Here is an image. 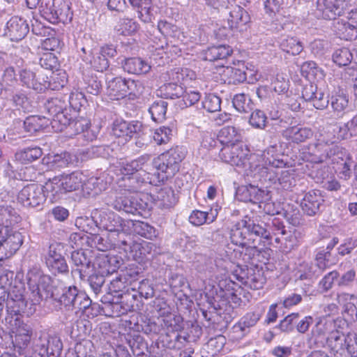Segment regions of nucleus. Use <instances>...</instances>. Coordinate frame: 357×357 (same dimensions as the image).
Masks as SVG:
<instances>
[{
    "mask_svg": "<svg viewBox=\"0 0 357 357\" xmlns=\"http://www.w3.org/2000/svg\"><path fill=\"white\" fill-rule=\"evenodd\" d=\"M137 186H132L128 191H137ZM107 204L117 211H123L127 213H136L139 209L142 208V204L138 201L137 195H132L130 192L118 194L114 199L107 201Z\"/></svg>",
    "mask_w": 357,
    "mask_h": 357,
    "instance_id": "7",
    "label": "nucleus"
},
{
    "mask_svg": "<svg viewBox=\"0 0 357 357\" xmlns=\"http://www.w3.org/2000/svg\"><path fill=\"white\" fill-rule=\"evenodd\" d=\"M26 278L28 285L32 291L33 302L39 303L43 299L52 297L53 294L50 291V287L48 285L50 281V277L41 275L38 272L30 271L27 273Z\"/></svg>",
    "mask_w": 357,
    "mask_h": 357,
    "instance_id": "6",
    "label": "nucleus"
},
{
    "mask_svg": "<svg viewBox=\"0 0 357 357\" xmlns=\"http://www.w3.org/2000/svg\"><path fill=\"white\" fill-rule=\"evenodd\" d=\"M142 131V123L139 121L128 122L116 120L112 128V134L116 137H123L126 140L132 138L134 135H139Z\"/></svg>",
    "mask_w": 357,
    "mask_h": 357,
    "instance_id": "15",
    "label": "nucleus"
},
{
    "mask_svg": "<svg viewBox=\"0 0 357 357\" xmlns=\"http://www.w3.org/2000/svg\"><path fill=\"white\" fill-rule=\"evenodd\" d=\"M126 78L116 77L108 82V94L112 98L119 100L126 96Z\"/></svg>",
    "mask_w": 357,
    "mask_h": 357,
    "instance_id": "29",
    "label": "nucleus"
},
{
    "mask_svg": "<svg viewBox=\"0 0 357 357\" xmlns=\"http://www.w3.org/2000/svg\"><path fill=\"white\" fill-rule=\"evenodd\" d=\"M23 243L21 233L14 232L5 236L0 229V261L13 256Z\"/></svg>",
    "mask_w": 357,
    "mask_h": 357,
    "instance_id": "12",
    "label": "nucleus"
},
{
    "mask_svg": "<svg viewBox=\"0 0 357 357\" xmlns=\"http://www.w3.org/2000/svg\"><path fill=\"white\" fill-rule=\"evenodd\" d=\"M86 155L89 158H107L109 155V148L107 146H93L87 149Z\"/></svg>",
    "mask_w": 357,
    "mask_h": 357,
    "instance_id": "64",
    "label": "nucleus"
},
{
    "mask_svg": "<svg viewBox=\"0 0 357 357\" xmlns=\"http://www.w3.org/2000/svg\"><path fill=\"white\" fill-rule=\"evenodd\" d=\"M91 224H95L96 227L108 231L113 238L116 236L117 239L115 243L123 246L122 248L126 252H133L139 250L141 255L145 256L146 253L151 255L152 249L155 248L152 243L143 244L134 243L125 231L124 220L114 213L95 209L92 212L91 219L79 218L76 220V225L86 233H91L95 229L90 226Z\"/></svg>",
    "mask_w": 357,
    "mask_h": 357,
    "instance_id": "1",
    "label": "nucleus"
},
{
    "mask_svg": "<svg viewBox=\"0 0 357 357\" xmlns=\"http://www.w3.org/2000/svg\"><path fill=\"white\" fill-rule=\"evenodd\" d=\"M69 0H44L40 6L41 15L52 24L70 22L73 19Z\"/></svg>",
    "mask_w": 357,
    "mask_h": 357,
    "instance_id": "3",
    "label": "nucleus"
},
{
    "mask_svg": "<svg viewBox=\"0 0 357 357\" xmlns=\"http://www.w3.org/2000/svg\"><path fill=\"white\" fill-rule=\"evenodd\" d=\"M221 100L214 95L208 94L206 96L202 102L203 107L208 112H215L220 110Z\"/></svg>",
    "mask_w": 357,
    "mask_h": 357,
    "instance_id": "56",
    "label": "nucleus"
},
{
    "mask_svg": "<svg viewBox=\"0 0 357 357\" xmlns=\"http://www.w3.org/2000/svg\"><path fill=\"white\" fill-rule=\"evenodd\" d=\"M324 201L319 190H311L305 195L301 206L304 213L313 216L319 213Z\"/></svg>",
    "mask_w": 357,
    "mask_h": 357,
    "instance_id": "20",
    "label": "nucleus"
},
{
    "mask_svg": "<svg viewBox=\"0 0 357 357\" xmlns=\"http://www.w3.org/2000/svg\"><path fill=\"white\" fill-rule=\"evenodd\" d=\"M138 29V23L129 18L121 19L116 26L117 31L124 36L131 35L135 33Z\"/></svg>",
    "mask_w": 357,
    "mask_h": 357,
    "instance_id": "49",
    "label": "nucleus"
},
{
    "mask_svg": "<svg viewBox=\"0 0 357 357\" xmlns=\"http://www.w3.org/2000/svg\"><path fill=\"white\" fill-rule=\"evenodd\" d=\"M150 159V155H146L139 157L137 160H132L130 162H121L120 164V172L121 174L128 176V179L135 180L137 183H151L149 181V175L147 178H142V180L139 179V176L142 175L141 172L144 173L142 169L145 163Z\"/></svg>",
    "mask_w": 357,
    "mask_h": 357,
    "instance_id": "11",
    "label": "nucleus"
},
{
    "mask_svg": "<svg viewBox=\"0 0 357 357\" xmlns=\"http://www.w3.org/2000/svg\"><path fill=\"white\" fill-rule=\"evenodd\" d=\"M135 231L146 238L151 239L156 236L155 229L146 222H137L134 224Z\"/></svg>",
    "mask_w": 357,
    "mask_h": 357,
    "instance_id": "55",
    "label": "nucleus"
},
{
    "mask_svg": "<svg viewBox=\"0 0 357 357\" xmlns=\"http://www.w3.org/2000/svg\"><path fill=\"white\" fill-rule=\"evenodd\" d=\"M339 277V273L336 271H333L326 274L324 278L319 282V288L323 292H327L330 290L333 285L334 281Z\"/></svg>",
    "mask_w": 357,
    "mask_h": 357,
    "instance_id": "60",
    "label": "nucleus"
},
{
    "mask_svg": "<svg viewBox=\"0 0 357 357\" xmlns=\"http://www.w3.org/2000/svg\"><path fill=\"white\" fill-rule=\"evenodd\" d=\"M61 185L66 192H72L78 190L82 185V174L74 172L68 174H62Z\"/></svg>",
    "mask_w": 357,
    "mask_h": 357,
    "instance_id": "32",
    "label": "nucleus"
},
{
    "mask_svg": "<svg viewBox=\"0 0 357 357\" xmlns=\"http://www.w3.org/2000/svg\"><path fill=\"white\" fill-rule=\"evenodd\" d=\"M298 318V313H291L280 321L278 328L283 332L292 331Z\"/></svg>",
    "mask_w": 357,
    "mask_h": 357,
    "instance_id": "61",
    "label": "nucleus"
},
{
    "mask_svg": "<svg viewBox=\"0 0 357 357\" xmlns=\"http://www.w3.org/2000/svg\"><path fill=\"white\" fill-rule=\"evenodd\" d=\"M167 108V102L164 100H158L151 105L149 112L154 121L161 123L165 119Z\"/></svg>",
    "mask_w": 357,
    "mask_h": 357,
    "instance_id": "41",
    "label": "nucleus"
},
{
    "mask_svg": "<svg viewBox=\"0 0 357 357\" xmlns=\"http://www.w3.org/2000/svg\"><path fill=\"white\" fill-rule=\"evenodd\" d=\"M162 91L166 98H181L184 93L183 88L174 83H168L162 87Z\"/></svg>",
    "mask_w": 357,
    "mask_h": 357,
    "instance_id": "54",
    "label": "nucleus"
},
{
    "mask_svg": "<svg viewBox=\"0 0 357 357\" xmlns=\"http://www.w3.org/2000/svg\"><path fill=\"white\" fill-rule=\"evenodd\" d=\"M232 103L234 108L240 112L247 113L252 109V100L243 93L235 95Z\"/></svg>",
    "mask_w": 357,
    "mask_h": 357,
    "instance_id": "45",
    "label": "nucleus"
},
{
    "mask_svg": "<svg viewBox=\"0 0 357 357\" xmlns=\"http://www.w3.org/2000/svg\"><path fill=\"white\" fill-rule=\"evenodd\" d=\"M136 291L139 296L146 299L151 298L155 295V290L151 282L148 279H143L137 283Z\"/></svg>",
    "mask_w": 357,
    "mask_h": 357,
    "instance_id": "51",
    "label": "nucleus"
},
{
    "mask_svg": "<svg viewBox=\"0 0 357 357\" xmlns=\"http://www.w3.org/2000/svg\"><path fill=\"white\" fill-rule=\"evenodd\" d=\"M337 34L341 38L353 40L357 38V26L347 20H340L334 25Z\"/></svg>",
    "mask_w": 357,
    "mask_h": 357,
    "instance_id": "30",
    "label": "nucleus"
},
{
    "mask_svg": "<svg viewBox=\"0 0 357 357\" xmlns=\"http://www.w3.org/2000/svg\"><path fill=\"white\" fill-rule=\"evenodd\" d=\"M130 5L137 9L139 17L144 22L151 20V0H128Z\"/></svg>",
    "mask_w": 357,
    "mask_h": 357,
    "instance_id": "42",
    "label": "nucleus"
},
{
    "mask_svg": "<svg viewBox=\"0 0 357 357\" xmlns=\"http://www.w3.org/2000/svg\"><path fill=\"white\" fill-rule=\"evenodd\" d=\"M118 298L121 301H114L109 306L113 314L112 316L114 317H119L131 311L136 301L137 294H131L128 289L126 292L119 294Z\"/></svg>",
    "mask_w": 357,
    "mask_h": 357,
    "instance_id": "22",
    "label": "nucleus"
},
{
    "mask_svg": "<svg viewBox=\"0 0 357 357\" xmlns=\"http://www.w3.org/2000/svg\"><path fill=\"white\" fill-rule=\"evenodd\" d=\"M249 150L242 143H233L223 146L219 153L222 161L233 166L244 165Z\"/></svg>",
    "mask_w": 357,
    "mask_h": 357,
    "instance_id": "9",
    "label": "nucleus"
},
{
    "mask_svg": "<svg viewBox=\"0 0 357 357\" xmlns=\"http://www.w3.org/2000/svg\"><path fill=\"white\" fill-rule=\"evenodd\" d=\"M29 31L26 21L18 16L12 17L6 24L5 35L12 41L23 39Z\"/></svg>",
    "mask_w": 357,
    "mask_h": 357,
    "instance_id": "17",
    "label": "nucleus"
},
{
    "mask_svg": "<svg viewBox=\"0 0 357 357\" xmlns=\"http://www.w3.org/2000/svg\"><path fill=\"white\" fill-rule=\"evenodd\" d=\"M185 153L182 147L172 148L161 154L154 160V166L161 172L165 174V178H171L178 172L180 163L184 159Z\"/></svg>",
    "mask_w": 357,
    "mask_h": 357,
    "instance_id": "5",
    "label": "nucleus"
},
{
    "mask_svg": "<svg viewBox=\"0 0 357 357\" xmlns=\"http://www.w3.org/2000/svg\"><path fill=\"white\" fill-rule=\"evenodd\" d=\"M181 100H178V105L181 108L190 107L200 99V94L196 91H190L185 93L184 91L183 96L181 97Z\"/></svg>",
    "mask_w": 357,
    "mask_h": 357,
    "instance_id": "62",
    "label": "nucleus"
},
{
    "mask_svg": "<svg viewBox=\"0 0 357 357\" xmlns=\"http://www.w3.org/2000/svg\"><path fill=\"white\" fill-rule=\"evenodd\" d=\"M158 205L162 208H170L176 204L177 198L173 190L165 188L161 189L157 195Z\"/></svg>",
    "mask_w": 357,
    "mask_h": 357,
    "instance_id": "43",
    "label": "nucleus"
},
{
    "mask_svg": "<svg viewBox=\"0 0 357 357\" xmlns=\"http://www.w3.org/2000/svg\"><path fill=\"white\" fill-rule=\"evenodd\" d=\"M128 289H129V291L131 294H135V292L131 291L130 286L128 284V280H126V278L121 274L116 279L111 281L109 287L110 291L115 293L121 292V294L126 292Z\"/></svg>",
    "mask_w": 357,
    "mask_h": 357,
    "instance_id": "53",
    "label": "nucleus"
},
{
    "mask_svg": "<svg viewBox=\"0 0 357 357\" xmlns=\"http://www.w3.org/2000/svg\"><path fill=\"white\" fill-rule=\"evenodd\" d=\"M261 318V314L255 312H248L244 315L239 322L234 326V329L245 333L248 330L255 326Z\"/></svg>",
    "mask_w": 357,
    "mask_h": 357,
    "instance_id": "38",
    "label": "nucleus"
},
{
    "mask_svg": "<svg viewBox=\"0 0 357 357\" xmlns=\"http://www.w3.org/2000/svg\"><path fill=\"white\" fill-rule=\"evenodd\" d=\"M126 96H128L131 99L139 98L144 90V86L140 81L132 79L126 80Z\"/></svg>",
    "mask_w": 357,
    "mask_h": 357,
    "instance_id": "50",
    "label": "nucleus"
},
{
    "mask_svg": "<svg viewBox=\"0 0 357 357\" xmlns=\"http://www.w3.org/2000/svg\"><path fill=\"white\" fill-rule=\"evenodd\" d=\"M266 119L267 117L263 111L256 109L251 114L249 123L254 128L264 129Z\"/></svg>",
    "mask_w": 357,
    "mask_h": 357,
    "instance_id": "58",
    "label": "nucleus"
},
{
    "mask_svg": "<svg viewBox=\"0 0 357 357\" xmlns=\"http://www.w3.org/2000/svg\"><path fill=\"white\" fill-rule=\"evenodd\" d=\"M282 135L289 143L298 144L312 138L313 131L310 128L297 125L287 128L283 130Z\"/></svg>",
    "mask_w": 357,
    "mask_h": 357,
    "instance_id": "21",
    "label": "nucleus"
},
{
    "mask_svg": "<svg viewBox=\"0 0 357 357\" xmlns=\"http://www.w3.org/2000/svg\"><path fill=\"white\" fill-rule=\"evenodd\" d=\"M94 273L90 275H87V281L89 286L95 295L101 293L102 287L105 282V273H102V270L99 267H93Z\"/></svg>",
    "mask_w": 357,
    "mask_h": 357,
    "instance_id": "37",
    "label": "nucleus"
},
{
    "mask_svg": "<svg viewBox=\"0 0 357 357\" xmlns=\"http://www.w3.org/2000/svg\"><path fill=\"white\" fill-rule=\"evenodd\" d=\"M40 65L46 70H54L59 66L57 57L52 52H46L40 59Z\"/></svg>",
    "mask_w": 357,
    "mask_h": 357,
    "instance_id": "59",
    "label": "nucleus"
},
{
    "mask_svg": "<svg viewBox=\"0 0 357 357\" xmlns=\"http://www.w3.org/2000/svg\"><path fill=\"white\" fill-rule=\"evenodd\" d=\"M93 256L89 250H78L73 251L71 254L73 263L77 268L72 270L73 277L79 278L80 281H85L89 273V270L96 267L92 264Z\"/></svg>",
    "mask_w": 357,
    "mask_h": 357,
    "instance_id": "8",
    "label": "nucleus"
},
{
    "mask_svg": "<svg viewBox=\"0 0 357 357\" xmlns=\"http://www.w3.org/2000/svg\"><path fill=\"white\" fill-rule=\"evenodd\" d=\"M335 144V136L332 133L321 134L317 139V142L310 144L309 150L312 155V162L314 163H321L331 159L332 162H337V159L340 158L339 155L340 147Z\"/></svg>",
    "mask_w": 357,
    "mask_h": 357,
    "instance_id": "2",
    "label": "nucleus"
},
{
    "mask_svg": "<svg viewBox=\"0 0 357 357\" xmlns=\"http://www.w3.org/2000/svg\"><path fill=\"white\" fill-rule=\"evenodd\" d=\"M227 8H231L229 11V17L228 22L231 29L236 28L240 24H245L249 21V15L248 13L238 5H231Z\"/></svg>",
    "mask_w": 357,
    "mask_h": 357,
    "instance_id": "31",
    "label": "nucleus"
},
{
    "mask_svg": "<svg viewBox=\"0 0 357 357\" xmlns=\"http://www.w3.org/2000/svg\"><path fill=\"white\" fill-rule=\"evenodd\" d=\"M24 305L22 294L15 295V298H13L11 294H8L6 301L8 316L5 320L12 327L13 330H16L15 332L18 335L31 337L32 335L31 328L27 324H24L19 317Z\"/></svg>",
    "mask_w": 357,
    "mask_h": 357,
    "instance_id": "4",
    "label": "nucleus"
},
{
    "mask_svg": "<svg viewBox=\"0 0 357 357\" xmlns=\"http://www.w3.org/2000/svg\"><path fill=\"white\" fill-rule=\"evenodd\" d=\"M20 79L23 86L39 92L52 88L51 81L48 80L47 77L46 79L41 78L40 75H37L36 73L31 70H22L20 73Z\"/></svg>",
    "mask_w": 357,
    "mask_h": 357,
    "instance_id": "16",
    "label": "nucleus"
},
{
    "mask_svg": "<svg viewBox=\"0 0 357 357\" xmlns=\"http://www.w3.org/2000/svg\"><path fill=\"white\" fill-rule=\"evenodd\" d=\"M10 101L15 109L23 112H30L31 105L26 96L22 93H15L11 95Z\"/></svg>",
    "mask_w": 357,
    "mask_h": 357,
    "instance_id": "47",
    "label": "nucleus"
},
{
    "mask_svg": "<svg viewBox=\"0 0 357 357\" xmlns=\"http://www.w3.org/2000/svg\"><path fill=\"white\" fill-rule=\"evenodd\" d=\"M346 6L345 0H317V8L320 16L326 20H334L341 15Z\"/></svg>",
    "mask_w": 357,
    "mask_h": 357,
    "instance_id": "14",
    "label": "nucleus"
},
{
    "mask_svg": "<svg viewBox=\"0 0 357 357\" xmlns=\"http://www.w3.org/2000/svg\"><path fill=\"white\" fill-rule=\"evenodd\" d=\"M219 141L221 144L227 145L233 143H240V135L236 129L233 126H227L222 128L218 135Z\"/></svg>",
    "mask_w": 357,
    "mask_h": 357,
    "instance_id": "44",
    "label": "nucleus"
},
{
    "mask_svg": "<svg viewBox=\"0 0 357 357\" xmlns=\"http://www.w3.org/2000/svg\"><path fill=\"white\" fill-rule=\"evenodd\" d=\"M45 193L43 187L37 183H31L24 186L17 195V200L26 207H36L45 201Z\"/></svg>",
    "mask_w": 357,
    "mask_h": 357,
    "instance_id": "10",
    "label": "nucleus"
},
{
    "mask_svg": "<svg viewBox=\"0 0 357 357\" xmlns=\"http://www.w3.org/2000/svg\"><path fill=\"white\" fill-rule=\"evenodd\" d=\"M3 75L1 76V84L2 89L1 94L6 93L8 89L7 86H12L16 82L15 73L13 66H8L4 70H1Z\"/></svg>",
    "mask_w": 357,
    "mask_h": 357,
    "instance_id": "52",
    "label": "nucleus"
},
{
    "mask_svg": "<svg viewBox=\"0 0 357 357\" xmlns=\"http://www.w3.org/2000/svg\"><path fill=\"white\" fill-rule=\"evenodd\" d=\"M230 238L232 243L241 247L252 245V238L249 236V231H247L246 220L243 219L234 226L231 229Z\"/></svg>",
    "mask_w": 357,
    "mask_h": 357,
    "instance_id": "23",
    "label": "nucleus"
},
{
    "mask_svg": "<svg viewBox=\"0 0 357 357\" xmlns=\"http://www.w3.org/2000/svg\"><path fill=\"white\" fill-rule=\"evenodd\" d=\"M61 250V245L52 244L45 257L47 266L54 274L68 272V266L62 256Z\"/></svg>",
    "mask_w": 357,
    "mask_h": 357,
    "instance_id": "13",
    "label": "nucleus"
},
{
    "mask_svg": "<svg viewBox=\"0 0 357 357\" xmlns=\"http://www.w3.org/2000/svg\"><path fill=\"white\" fill-rule=\"evenodd\" d=\"M84 60L89 62L91 66L98 72L106 70L109 66L107 58L104 57L99 50L93 51L89 56Z\"/></svg>",
    "mask_w": 357,
    "mask_h": 357,
    "instance_id": "39",
    "label": "nucleus"
},
{
    "mask_svg": "<svg viewBox=\"0 0 357 357\" xmlns=\"http://www.w3.org/2000/svg\"><path fill=\"white\" fill-rule=\"evenodd\" d=\"M231 48L228 45L213 46L205 52L204 59L214 61L218 59H224L231 55Z\"/></svg>",
    "mask_w": 357,
    "mask_h": 357,
    "instance_id": "34",
    "label": "nucleus"
},
{
    "mask_svg": "<svg viewBox=\"0 0 357 357\" xmlns=\"http://www.w3.org/2000/svg\"><path fill=\"white\" fill-rule=\"evenodd\" d=\"M124 71L134 75L146 74L151 70V66L139 57L127 58L122 62Z\"/></svg>",
    "mask_w": 357,
    "mask_h": 357,
    "instance_id": "25",
    "label": "nucleus"
},
{
    "mask_svg": "<svg viewBox=\"0 0 357 357\" xmlns=\"http://www.w3.org/2000/svg\"><path fill=\"white\" fill-rule=\"evenodd\" d=\"M44 192H47V197L52 200H56L60 195L66 192L61 185V178L60 176L50 179L44 185Z\"/></svg>",
    "mask_w": 357,
    "mask_h": 357,
    "instance_id": "35",
    "label": "nucleus"
},
{
    "mask_svg": "<svg viewBox=\"0 0 357 357\" xmlns=\"http://www.w3.org/2000/svg\"><path fill=\"white\" fill-rule=\"evenodd\" d=\"M352 52L348 48L337 50L333 54V61L339 66H346L352 63Z\"/></svg>",
    "mask_w": 357,
    "mask_h": 357,
    "instance_id": "48",
    "label": "nucleus"
},
{
    "mask_svg": "<svg viewBox=\"0 0 357 357\" xmlns=\"http://www.w3.org/2000/svg\"><path fill=\"white\" fill-rule=\"evenodd\" d=\"M97 265L102 270V273L107 275L116 271L121 266V261L115 256H103L97 259Z\"/></svg>",
    "mask_w": 357,
    "mask_h": 357,
    "instance_id": "36",
    "label": "nucleus"
},
{
    "mask_svg": "<svg viewBox=\"0 0 357 357\" xmlns=\"http://www.w3.org/2000/svg\"><path fill=\"white\" fill-rule=\"evenodd\" d=\"M171 135L172 130L168 127L162 126L155 130L153 139L157 144L161 145L167 144L169 141Z\"/></svg>",
    "mask_w": 357,
    "mask_h": 357,
    "instance_id": "57",
    "label": "nucleus"
},
{
    "mask_svg": "<svg viewBox=\"0 0 357 357\" xmlns=\"http://www.w3.org/2000/svg\"><path fill=\"white\" fill-rule=\"evenodd\" d=\"M329 101L333 109V115L335 119L342 118L349 111V97L343 93L332 95Z\"/></svg>",
    "mask_w": 357,
    "mask_h": 357,
    "instance_id": "26",
    "label": "nucleus"
},
{
    "mask_svg": "<svg viewBox=\"0 0 357 357\" xmlns=\"http://www.w3.org/2000/svg\"><path fill=\"white\" fill-rule=\"evenodd\" d=\"M263 194V191L255 186H242L238 188L236 197L241 202L257 203L260 202Z\"/></svg>",
    "mask_w": 357,
    "mask_h": 357,
    "instance_id": "28",
    "label": "nucleus"
},
{
    "mask_svg": "<svg viewBox=\"0 0 357 357\" xmlns=\"http://www.w3.org/2000/svg\"><path fill=\"white\" fill-rule=\"evenodd\" d=\"M271 87L278 94H282L287 91L289 84L283 76L278 74L271 82Z\"/></svg>",
    "mask_w": 357,
    "mask_h": 357,
    "instance_id": "63",
    "label": "nucleus"
},
{
    "mask_svg": "<svg viewBox=\"0 0 357 357\" xmlns=\"http://www.w3.org/2000/svg\"><path fill=\"white\" fill-rule=\"evenodd\" d=\"M218 214V209L211 208L208 212L199 210L193 211L189 216V221L195 226H200L204 223L210 224L215 221Z\"/></svg>",
    "mask_w": 357,
    "mask_h": 357,
    "instance_id": "27",
    "label": "nucleus"
},
{
    "mask_svg": "<svg viewBox=\"0 0 357 357\" xmlns=\"http://www.w3.org/2000/svg\"><path fill=\"white\" fill-rule=\"evenodd\" d=\"M244 220H246L247 231H249V236L252 238V243L254 248L256 247L255 241L257 238L259 240H261V238L266 240L272 238L271 232L267 230L264 222L259 223L248 216H245Z\"/></svg>",
    "mask_w": 357,
    "mask_h": 357,
    "instance_id": "24",
    "label": "nucleus"
},
{
    "mask_svg": "<svg viewBox=\"0 0 357 357\" xmlns=\"http://www.w3.org/2000/svg\"><path fill=\"white\" fill-rule=\"evenodd\" d=\"M281 50L291 55H298L303 51L301 43L294 37H287L281 39L280 43Z\"/></svg>",
    "mask_w": 357,
    "mask_h": 357,
    "instance_id": "40",
    "label": "nucleus"
},
{
    "mask_svg": "<svg viewBox=\"0 0 357 357\" xmlns=\"http://www.w3.org/2000/svg\"><path fill=\"white\" fill-rule=\"evenodd\" d=\"M302 98L308 102H312L313 106L317 109H325L329 100L325 94L317 90V86L312 84H306L302 90Z\"/></svg>",
    "mask_w": 357,
    "mask_h": 357,
    "instance_id": "19",
    "label": "nucleus"
},
{
    "mask_svg": "<svg viewBox=\"0 0 357 357\" xmlns=\"http://www.w3.org/2000/svg\"><path fill=\"white\" fill-rule=\"evenodd\" d=\"M86 298V294L79 291L75 286L65 289L59 298V302L68 310H75L78 313L79 308L82 307V301Z\"/></svg>",
    "mask_w": 357,
    "mask_h": 357,
    "instance_id": "18",
    "label": "nucleus"
},
{
    "mask_svg": "<svg viewBox=\"0 0 357 357\" xmlns=\"http://www.w3.org/2000/svg\"><path fill=\"white\" fill-rule=\"evenodd\" d=\"M43 154L40 148L29 147L16 153L17 159L24 162H31L38 159Z\"/></svg>",
    "mask_w": 357,
    "mask_h": 357,
    "instance_id": "46",
    "label": "nucleus"
},
{
    "mask_svg": "<svg viewBox=\"0 0 357 357\" xmlns=\"http://www.w3.org/2000/svg\"><path fill=\"white\" fill-rule=\"evenodd\" d=\"M50 123V120L45 116H30L24 121V129L26 132L34 134L46 128Z\"/></svg>",
    "mask_w": 357,
    "mask_h": 357,
    "instance_id": "33",
    "label": "nucleus"
}]
</instances>
